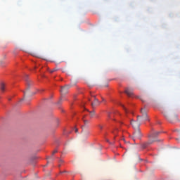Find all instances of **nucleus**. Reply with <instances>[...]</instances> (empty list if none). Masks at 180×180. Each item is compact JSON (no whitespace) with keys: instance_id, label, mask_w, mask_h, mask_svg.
<instances>
[{"instance_id":"obj_1","label":"nucleus","mask_w":180,"mask_h":180,"mask_svg":"<svg viewBox=\"0 0 180 180\" xmlns=\"http://www.w3.org/2000/svg\"><path fill=\"white\" fill-rule=\"evenodd\" d=\"M141 113L142 114V117L141 116L137 117L138 120H139V122H146V120H148V121L150 120V119H148V115H147V111L146 110V109L141 108Z\"/></svg>"},{"instance_id":"obj_2","label":"nucleus","mask_w":180,"mask_h":180,"mask_svg":"<svg viewBox=\"0 0 180 180\" xmlns=\"http://www.w3.org/2000/svg\"><path fill=\"white\" fill-rule=\"evenodd\" d=\"M91 96L92 98L89 101L91 102L92 108H95V106H98V105H99V100H98L95 96L91 95Z\"/></svg>"},{"instance_id":"obj_3","label":"nucleus","mask_w":180,"mask_h":180,"mask_svg":"<svg viewBox=\"0 0 180 180\" xmlns=\"http://www.w3.org/2000/svg\"><path fill=\"white\" fill-rule=\"evenodd\" d=\"M141 121L139 120V117H137V121H134L133 120H131V124L134 129H139L140 127V122Z\"/></svg>"},{"instance_id":"obj_4","label":"nucleus","mask_w":180,"mask_h":180,"mask_svg":"<svg viewBox=\"0 0 180 180\" xmlns=\"http://www.w3.org/2000/svg\"><path fill=\"white\" fill-rule=\"evenodd\" d=\"M91 134V131L88 128H82V135L84 139H88L89 135Z\"/></svg>"},{"instance_id":"obj_5","label":"nucleus","mask_w":180,"mask_h":180,"mask_svg":"<svg viewBox=\"0 0 180 180\" xmlns=\"http://www.w3.org/2000/svg\"><path fill=\"white\" fill-rule=\"evenodd\" d=\"M141 132L140 131V129H137L134 133L133 140L135 141L136 139H141Z\"/></svg>"},{"instance_id":"obj_6","label":"nucleus","mask_w":180,"mask_h":180,"mask_svg":"<svg viewBox=\"0 0 180 180\" xmlns=\"http://www.w3.org/2000/svg\"><path fill=\"white\" fill-rule=\"evenodd\" d=\"M70 88V86H65L61 87L60 92L62 95H65V94H68V89Z\"/></svg>"},{"instance_id":"obj_7","label":"nucleus","mask_w":180,"mask_h":180,"mask_svg":"<svg viewBox=\"0 0 180 180\" xmlns=\"http://www.w3.org/2000/svg\"><path fill=\"white\" fill-rule=\"evenodd\" d=\"M84 125L82 127V129H88L89 127V120L85 119L83 117Z\"/></svg>"},{"instance_id":"obj_8","label":"nucleus","mask_w":180,"mask_h":180,"mask_svg":"<svg viewBox=\"0 0 180 180\" xmlns=\"http://www.w3.org/2000/svg\"><path fill=\"white\" fill-rule=\"evenodd\" d=\"M133 91H134L133 88L128 87L125 89V94H127L128 96H131L133 95Z\"/></svg>"},{"instance_id":"obj_9","label":"nucleus","mask_w":180,"mask_h":180,"mask_svg":"<svg viewBox=\"0 0 180 180\" xmlns=\"http://www.w3.org/2000/svg\"><path fill=\"white\" fill-rule=\"evenodd\" d=\"M154 141H158V140H156V139H155L153 141L150 140L149 141H148L145 143H143L141 145L142 148H146V147H147L148 146H150V144H153V143H154Z\"/></svg>"},{"instance_id":"obj_10","label":"nucleus","mask_w":180,"mask_h":180,"mask_svg":"<svg viewBox=\"0 0 180 180\" xmlns=\"http://www.w3.org/2000/svg\"><path fill=\"white\" fill-rule=\"evenodd\" d=\"M26 82H27V91H28V89H30V86L33 85V83L32 82V81L29 79H27Z\"/></svg>"},{"instance_id":"obj_11","label":"nucleus","mask_w":180,"mask_h":180,"mask_svg":"<svg viewBox=\"0 0 180 180\" xmlns=\"http://www.w3.org/2000/svg\"><path fill=\"white\" fill-rule=\"evenodd\" d=\"M160 131H155V132H153L151 136H150V138L151 139H155V137H157V136H158V134H160Z\"/></svg>"},{"instance_id":"obj_12","label":"nucleus","mask_w":180,"mask_h":180,"mask_svg":"<svg viewBox=\"0 0 180 180\" xmlns=\"http://www.w3.org/2000/svg\"><path fill=\"white\" fill-rule=\"evenodd\" d=\"M1 91L5 92V83L2 82L0 86Z\"/></svg>"},{"instance_id":"obj_13","label":"nucleus","mask_w":180,"mask_h":180,"mask_svg":"<svg viewBox=\"0 0 180 180\" xmlns=\"http://www.w3.org/2000/svg\"><path fill=\"white\" fill-rule=\"evenodd\" d=\"M90 116H91V117H94V116H95V111H91V112H90Z\"/></svg>"},{"instance_id":"obj_14","label":"nucleus","mask_w":180,"mask_h":180,"mask_svg":"<svg viewBox=\"0 0 180 180\" xmlns=\"http://www.w3.org/2000/svg\"><path fill=\"white\" fill-rule=\"evenodd\" d=\"M63 97L60 98V99L58 102V105H60L61 102H63Z\"/></svg>"},{"instance_id":"obj_15","label":"nucleus","mask_w":180,"mask_h":180,"mask_svg":"<svg viewBox=\"0 0 180 180\" xmlns=\"http://www.w3.org/2000/svg\"><path fill=\"white\" fill-rule=\"evenodd\" d=\"M113 113H108V117L109 119H112V117L113 116Z\"/></svg>"},{"instance_id":"obj_16","label":"nucleus","mask_w":180,"mask_h":180,"mask_svg":"<svg viewBox=\"0 0 180 180\" xmlns=\"http://www.w3.org/2000/svg\"><path fill=\"white\" fill-rule=\"evenodd\" d=\"M55 71H57V70L56 69H53V70H51L50 73L53 74V72H54Z\"/></svg>"},{"instance_id":"obj_17","label":"nucleus","mask_w":180,"mask_h":180,"mask_svg":"<svg viewBox=\"0 0 180 180\" xmlns=\"http://www.w3.org/2000/svg\"><path fill=\"white\" fill-rule=\"evenodd\" d=\"M57 153V150H55L53 153H52V155H54V154Z\"/></svg>"},{"instance_id":"obj_18","label":"nucleus","mask_w":180,"mask_h":180,"mask_svg":"<svg viewBox=\"0 0 180 180\" xmlns=\"http://www.w3.org/2000/svg\"><path fill=\"white\" fill-rule=\"evenodd\" d=\"M122 108H124V110H125L126 113H127V109H126V108H124V105H122Z\"/></svg>"},{"instance_id":"obj_19","label":"nucleus","mask_w":180,"mask_h":180,"mask_svg":"<svg viewBox=\"0 0 180 180\" xmlns=\"http://www.w3.org/2000/svg\"><path fill=\"white\" fill-rule=\"evenodd\" d=\"M75 133H78V129L75 128Z\"/></svg>"},{"instance_id":"obj_20","label":"nucleus","mask_w":180,"mask_h":180,"mask_svg":"<svg viewBox=\"0 0 180 180\" xmlns=\"http://www.w3.org/2000/svg\"><path fill=\"white\" fill-rule=\"evenodd\" d=\"M41 91H44V89H41V90H40Z\"/></svg>"},{"instance_id":"obj_21","label":"nucleus","mask_w":180,"mask_h":180,"mask_svg":"<svg viewBox=\"0 0 180 180\" xmlns=\"http://www.w3.org/2000/svg\"><path fill=\"white\" fill-rule=\"evenodd\" d=\"M99 127H100L101 129H102V126H100Z\"/></svg>"},{"instance_id":"obj_22","label":"nucleus","mask_w":180,"mask_h":180,"mask_svg":"<svg viewBox=\"0 0 180 180\" xmlns=\"http://www.w3.org/2000/svg\"><path fill=\"white\" fill-rule=\"evenodd\" d=\"M115 131H117V129H116Z\"/></svg>"}]
</instances>
